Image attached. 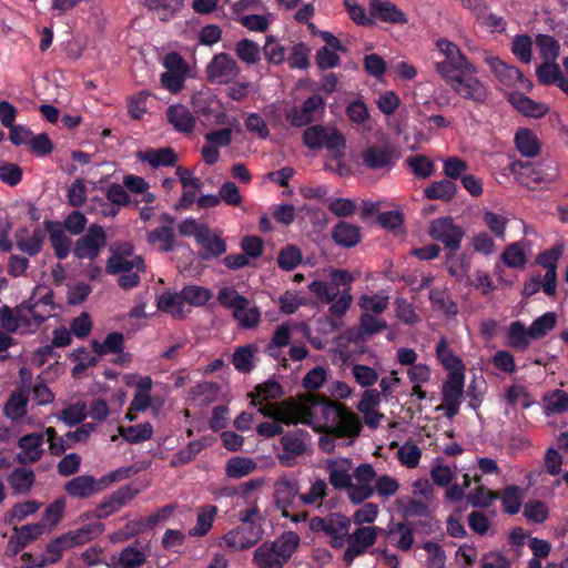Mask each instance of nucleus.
Listing matches in <instances>:
<instances>
[{
    "label": "nucleus",
    "instance_id": "obj_5",
    "mask_svg": "<svg viewBox=\"0 0 568 568\" xmlns=\"http://www.w3.org/2000/svg\"><path fill=\"white\" fill-rule=\"evenodd\" d=\"M263 534L261 524L240 525L222 537L221 546L232 552L245 550L255 546L263 538Z\"/></svg>",
    "mask_w": 568,
    "mask_h": 568
},
{
    "label": "nucleus",
    "instance_id": "obj_25",
    "mask_svg": "<svg viewBox=\"0 0 568 568\" xmlns=\"http://www.w3.org/2000/svg\"><path fill=\"white\" fill-rule=\"evenodd\" d=\"M295 406H298V402L290 398L284 400L281 406L266 404L261 408V412L265 417L291 425L297 424L298 412L295 410Z\"/></svg>",
    "mask_w": 568,
    "mask_h": 568
},
{
    "label": "nucleus",
    "instance_id": "obj_45",
    "mask_svg": "<svg viewBox=\"0 0 568 568\" xmlns=\"http://www.w3.org/2000/svg\"><path fill=\"white\" fill-rule=\"evenodd\" d=\"M71 433L68 432L64 436H59L54 427H47L44 429L51 455L61 456L72 446L74 442L73 437L70 436Z\"/></svg>",
    "mask_w": 568,
    "mask_h": 568
},
{
    "label": "nucleus",
    "instance_id": "obj_34",
    "mask_svg": "<svg viewBox=\"0 0 568 568\" xmlns=\"http://www.w3.org/2000/svg\"><path fill=\"white\" fill-rule=\"evenodd\" d=\"M436 356L445 369L450 372H464L465 367L459 357L448 347L445 337H442L436 345Z\"/></svg>",
    "mask_w": 568,
    "mask_h": 568
},
{
    "label": "nucleus",
    "instance_id": "obj_43",
    "mask_svg": "<svg viewBox=\"0 0 568 568\" xmlns=\"http://www.w3.org/2000/svg\"><path fill=\"white\" fill-rule=\"evenodd\" d=\"M184 0H143L149 10L156 11L162 21L171 19L182 7Z\"/></svg>",
    "mask_w": 568,
    "mask_h": 568
},
{
    "label": "nucleus",
    "instance_id": "obj_28",
    "mask_svg": "<svg viewBox=\"0 0 568 568\" xmlns=\"http://www.w3.org/2000/svg\"><path fill=\"white\" fill-rule=\"evenodd\" d=\"M515 145L518 152L526 158H535L539 154L540 144L535 133L528 128H520L515 134Z\"/></svg>",
    "mask_w": 568,
    "mask_h": 568
},
{
    "label": "nucleus",
    "instance_id": "obj_23",
    "mask_svg": "<svg viewBox=\"0 0 568 568\" xmlns=\"http://www.w3.org/2000/svg\"><path fill=\"white\" fill-rule=\"evenodd\" d=\"M508 102L525 116L539 119L545 116L549 108L547 104L536 102L521 92H513L508 97Z\"/></svg>",
    "mask_w": 568,
    "mask_h": 568
},
{
    "label": "nucleus",
    "instance_id": "obj_19",
    "mask_svg": "<svg viewBox=\"0 0 568 568\" xmlns=\"http://www.w3.org/2000/svg\"><path fill=\"white\" fill-rule=\"evenodd\" d=\"M485 63L489 67L490 71L495 74L498 81L504 85H513L516 82H523L525 80L521 71L514 65H508L501 61L498 57L486 53L484 57Z\"/></svg>",
    "mask_w": 568,
    "mask_h": 568
},
{
    "label": "nucleus",
    "instance_id": "obj_33",
    "mask_svg": "<svg viewBox=\"0 0 568 568\" xmlns=\"http://www.w3.org/2000/svg\"><path fill=\"white\" fill-rule=\"evenodd\" d=\"M457 191L455 182L443 179L430 183L425 190L424 194L428 200H440L443 202H450Z\"/></svg>",
    "mask_w": 568,
    "mask_h": 568
},
{
    "label": "nucleus",
    "instance_id": "obj_61",
    "mask_svg": "<svg viewBox=\"0 0 568 568\" xmlns=\"http://www.w3.org/2000/svg\"><path fill=\"white\" fill-rule=\"evenodd\" d=\"M253 352L254 349L250 345L240 346L235 349L232 363L240 373L246 374L253 369Z\"/></svg>",
    "mask_w": 568,
    "mask_h": 568
},
{
    "label": "nucleus",
    "instance_id": "obj_14",
    "mask_svg": "<svg viewBox=\"0 0 568 568\" xmlns=\"http://www.w3.org/2000/svg\"><path fill=\"white\" fill-rule=\"evenodd\" d=\"M325 110V100L318 94L308 97L300 106H293L286 114L292 126H306L314 121V113Z\"/></svg>",
    "mask_w": 568,
    "mask_h": 568
},
{
    "label": "nucleus",
    "instance_id": "obj_42",
    "mask_svg": "<svg viewBox=\"0 0 568 568\" xmlns=\"http://www.w3.org/2000/svg\"><path fill=\"white\" fill-rule=\"evenodd\" d=\"M523 499L524 495L518 486H507L500 495L503 510L508 515L518 514L523 505Z\"/></svg>",
    "mask_w": 568,
    "mask_h": 568
},
{
    "label": "nucleus",
    "instance_id": "obj_46",
    "mask_svg": "<svg viewBox=\"0 0 568 568\" xmlns=\"http://www.w3.org/2000/svg\"><path fill=\"white\" fill-rule=\"evenodd\" d=\"M387 328V323L383 318H377L369 313H363L359 317L358 335L361 339L366 341L374 334Z\"/></svg>",
    "mask_w": 568,
    "mask_h": 568
},
{
    "label": "nucleus",
    "instance_id": "obj_58",
    "mask_svg": "<svg viewBox=\"0 0 568 568\" xmlns=\"http://www.w3.org/2000/svg\"><path fill=\"white\" fill-rule=\"evenodd\" d=\"M33 296L29 298V301L22 302L19 306H17V311L27 310L30 313L31 320L34 322L36 326L39 327L43 324L48 318L53 315L54 307H43V305L32 303Z\"/></svg>",
    "mask_w": 568,
    "mask_h": 568
},
{
    "label": "nucleus",
    "instance_id": "obj_50",
    "mask_svg": "<svg viewBox=\"0 0 568 568\" xmlns=\"http://www.w3.org/2000/svg\"><path fill=\"white\" fill-rule=\"evenodd\" d=\"M181 301L184 303H189L193 306H203L211 298V291L196 285H189L182 288L179 293Z\"/></svg>",
    "mask_w": 568,
    "mask_h": 568
},
{
    "label": "nucleus",
    "instance_id": "obj_7",
    "mask_svg": "<svg viewBox=\"0 0 568 568\" xmlns=\"http://www.w3.org/2000/svg\"><path fill=\"white\" fill-rule=\"evenodd\" d=\"M237 62L229 53H217L207 63L205 73L206 79L213 84L232 83L240 74Z\"/></svg>",
    "mask_w": 568,
    "mask_h": 568
},
{
    "label": "nucleus",
    "instance_id": "obj_24",
    "mask_svg": "<svg viewBox=\"0 0 568 568\" xmlns=\"http://www.w3.org/2000/svg\"><path fill=\"white\" fill-rule=\"evenodd\" d=\"M133 268L141 273L146 271V265L142 256L136 255L132 260H129L123 254L112 253L105 265V271L110 275L132 272Z\"/></svg>",
    "mask_w": 568,
    "mask_h": 568
},
{
    "label": "nucleus",
    "instance_id": "obj_26",
    "mask_svg": "<svg viewBox=\"0 0 568 568\" xmlns=\"http://www.w3.org/2000/svg\"><path fill=\"white\" fill-rule=\"evenodd\" d=\"M333 241L342 247H354L362 241L361 229L346 221H339L332 230Z\"/></svg>",
    "mask_w": 568,
    "mask_h": 568
},
{
    "label": "nucleus",
    "instance_id": "obj_15",
    "mask_svg": "<svg viewBox=\"0 0 568 568\" xmlns=\"http://www.w3.org/2000/svg\"><path fill=\"white\" fill-rule=\"evenodd\" d=\"M44 432L43 433H31L23 435L18 440V446L21 449L17 454V460L21 465L34 464L39 462L43 454V443H44Z\"/></svg>",
    "mask_w": 568,
    "mask_h": 568
},
{
    "label": "nucleus",
    "instance_id": "obj_11",
    "mask_svg": "<svg viewBox=\"0 0 568 568\" xmlns=\"http://www.w3.org/2000/svg\"><path fill=\"white\" fill-rule=\"evenodd\" d=\"M378 528L375 526H363L357 528L353 534L347 531L346 547L343 559L349 566L356 557L363 555L367 548L372 547L377 539Z\"/></svg>",
    "mask_w": 568,
    "mask_h": 568
},
{
    "label": "nucleus",
    "instance_id": "obj_49",
    "mask_svg": "<svg viewBox=\"0 0 568 568\" xmlns=\"http://www.w3.org/2000/svg\"><path fill=\"white\" fill-rule=\"evenodd\" d=\"M406 165L412 170L413 174L419 179H428L435 171V164L426 155H412L405 160Z\"/></svg>",
    "mask_w": 568,
    "mask_h": 568
},
{
    "label": "nucleus",
    "instance_id": "obj_2",
    "mask_svg": "<svg viewBox=\"0 0 568 568\" xmlns=\"http://www.w3.org/2000/svg\"><path fill=\"white\" fill-rule=\"evenodd\" d=\"M436 47L444 60L435 63V70L446 83L467 72H478L477 67L453 41L440 38L436 41Z\"/></svg>",
    "mask_w": 568,
    "mask_h": 568
},
{
    "label": "nucleus",
    "instance_id": "obj_36",
    "mask_svg": "<svg viewBox=\"0 0 568 568\" xmlns=\"http://www.w3.org/2000/svg\"><path fill=\"white\" fill-rule=\"evenodd\" d=\"M217 301L223 307L233 310V316H237V313L248 306V300L234 287H222L217 293Z\"/></svg>",
    "mask_w": 568,
    "mask_h": 568
},
{
    "label": "nucleus",
    "instance_id": "obj_21",
    "mask_svg": "<svg viewBox=\"0 0 568 568\" xmlns=\"http://www.w3.org/2000/svg\"><path fill=\"white\" fill-rule=\"evenodd\" d=\"M166 120L180 133L190 134L194 131L196 119L190 109L183 104L170 105L166 110Z\"/></svg>",
    "mask_w": 568,
    "mask_h": 568
},
{
    "label": "nucleus",
    "instance_id": "obj_13",
    "mask_svg": "<svg viewBox=\"0 0 568 568\" xmlns=\"http://www.w3.org/2000/svg\"><path fill=\"white\" fill-rule=\"evenodd\" d=\"M136 491L133 490L130 486H124L111 495L104 497L101 503H99L92 514H85V518L89 519L91 517H95L99 520L108 518L112 514L120 510L128 501L134 498Z\"/></svg>",
    "mask_w": 568,
    "mask_h": 568
},
{
    "label": "nucleus",
    "instance_id": "obj_9",
    "mask_svg": "<svg viewBox=\"0 0 568 568\" xmlns=\"http://www.w3.org/2000/svg\"><path fill=\"white\" fill-rule=\"evenodd\" d=\"M477 72H467L447 84L464 100L483 104L488 98L486 85L476 77Z\"/></svg>",
    "mask_w": 568,
    "mask_h": 568
},
{
    "label": "nucleus",
    "instance_id": "obj_52",
    "mask_svg": "<svg viewBox=\"0 0 568 568\" xmlns=\"http://www.w3.org/2000/svg\"><path fill=\"white\" fill-rule=\"evenodd\" d=\"M498 498V494L484 485H478L467 495V503L474 508H488Z\"/></svg>",
    "mask_w": 568,
    "mask_h": 568
},
{
    "label": "nucleus",
    "instance_id": "obj_1",
    "mask_svg": "<svg viewBox=\"0 0 568 568\" xmlns=\"http://www.w3.org/2000/svg\"><path fill=\"white\" fill-rule=\"evenodd\" d=\"M297 424H305L316 433L337 438L357 437L362 432L359 417L346 405L320 394H308L295 406Z\"/></svg>",
    "mask_w": 568,
    "mask_h": 568
},
{
    "label": "nucleus",
    "instance_id": "obj_10",
    "mask_svg": "<svg viewBox=\"0 0 568 568\" xmlns=\"http://www.w3.org/2000/svg\"><path fill=\"white\" fill-rule=\"evenodd\" d=\"M105 245L106 234L104 229L99 224H92L85 235L77 240L73 254L80 260H95Z\"/></svg>",
    "mask_w": 568,
    "mask_h": 568
},
{
    "label": "nucleus",
    "instance_id": "obj_37",
    "mask_svg": "<svg viewBox=\"0 0 568 568\" xmlns=\"http://www.w3.org/2000/svg\"><path fill=\"white\" fill-rule=\"evenodd\" d=\"M217 513V507L214 505H206L202 507L196 516V525L189 530L192 537H203L212 528L214 518Z\"/></svg>",
    "mask_w": 568,
    "mask_h": 568
},
{
    "label": "nucleus",
    "instance_id": "obj_40",
    "mask_svg": "<svg viewBox=\"0 0 568 568\" xmlns=\"http://www.w3.org/2000/svg\"><path fill=\"white\" fill-rule=\"evenodd\" d=\"M70 538H68L67 532L62 534L61 536L52 539L47 545V552L50 555L48 558H43L39 564L36 565L38 568H42L48 564H55L58 562L64 550L73 548L72 542L69 541Z\"/></svg>",
    "mask_w": 568,
    "mask_h": 568
},
{
    "label": "nucleus",
    "instance_id": "obj_63",
    "mask_svg": "<svg viewBox=\"0 0 568 568\" xmlns=\"http://www.w3.org/2000/svg\"><path fill=\"white\" fill-rule=\"evenodd\" d=\"M501 260L509 267H523L527 262L526 254L518 242L505 248L501 254Z\"/></svg>",
    "mask_w": 568,
    "mask_h": 568
},
{
    "label": "nucleus",
    "instance_id": "obj_48",
    "mask_svg": "<svg viewBox=\"0 0 568 568\" xmlns=\"http://www.w3.org/2000/svg\"><path fill=\"white\" fill-rule=\"evenodd\" d=\"M556 324L557 315L552 312H547L532 321L528 327V334L532 339L542 338L556 326Z\"/></svg>",
    "mask_w": 568,
    "mask_h": 568
},
{
    "label": "nucleus",
    "instance_id": "obj_59",
    "mask_svg": "<svg viewBox=\"0 0 568 568\" xmlns=\"http://www.w3.org/2000/svg\"><path fill=\"white\" fill-rule=\"evenodd\" d=\"M239 59L247 64H255L260 61V45L250 39L240 40L235 45Z\"/></svg>",
    "mask_w": 568,
    "mask_h": 568
},
{
    "label": "nucleus",
    "instance_id": "obj_44",
    "mask_svg": "<svg viewBox=\"0 0 568 568\" xmlns=\"http://www.w3.org/2000/svg\"><path fill=\"white\" fill-rule=\"evenodd\" d=\"M28 397L22 392H12L3 407V414L11 420H18L26 415Z\"/></svg>",
    "mask_w": 568,
    "mask_h": 568
},
{
    "label": "nucleus",
    "instance_id": "obj_27",
    "mask_svg": "<svg viewBox=\"0 0 568 568\" xmlns=\"http://www.w3.org/2000/svg\"><path fill=\"white\" fill-rule=\"evenodd\" d=\"M300 536L295 531H286L280 538L274 540L270 546L274 549L277 557L285 565L296 552L300 546Z\"/></svg>",
    "mask_w": 568,
    "mask_h": 568
},
{
    "label": "nucleus",
    "instance_id": "obj_32",
    "mask_svg": "<svg viewBox=\"0 0 568 568\" xmlns=\"http://www.w3.org/2000/svg\"><path fill=\"white\" fill-rule=\"evenodd\" d=\"M140 160L148 162L153 168L173 166L178 160L175 152L171 148L159 150L149 149L140 154Z\"/></svg>",
    "mask_w": 568,
    "mask_h": 568
},
{
    "label": "nucleus",
    "instance_id": "obj_55",
    "mask_svg": "<svg viewBox=\"0 0 568 568\" xmlns=\"http://www.w3.org/2000/svg\"><path fill=\"white\" fill-rule=\"evenodd\" d=\"M302 262L300 248L293 244L284 246L277 256V265L283 271H292Z\"/></svg>",
    "mask_w": 568,
    "mask_h": 568
},
{
    "label": "nucleus",
    "instance_id": "obj_6",
    "mask_svg": "<svg viewBox=\"0 0 568 568\" xmlns=\"http://www.w3.org/2000/svg\"><path fill=\"white\" fill-rule=\"evenodd\" d=\"M363 165L372 171L389 172L397 163L400 154L393 144H374L366 148L362 154Z\"/></svg>",
    "mask_w": 568,
    "mask_h": 568
},
{
    "label": "nucleus",
    "instance_id": "obj_17",
    "mask_svg": "<svg viewBox=\"0 0 568 568\" xmlns=\"http://www.w3.org/2000/svg\"><path fill=\"white\" fill-rule=\"evenodd\" d=\"M369 13L373 20L392 24H405L408 22L407 16L392 1L388 0H368Z\"/></svg>",
    "mask_w": 568,
    "mask_h": 568
},
{
    "label": "nucleus",
    "instance_id": "obj_64",
    "mask_svg": "<svg viewBox=\"0 0 568 568\" xmlns=\"http://www.w3.org/2000/svg\"><path fill=\"white\" fill-rule=\"evenodd\" d=\"M145 560V555L138 550L135 546L125 547L119 556V564L123 568H139Z\"/></svg>",
    "mask_w": 568,
    "mask_h": 568
},
{
    "label": "nucleus",
    "instance_id": "obj_20",
    "mask_svg": "<svg viewBox=\"0 0 568 568\" xmlns=\"http://www.w3.org/2000/svg\"><path fill=\"white\" fill-rule=\"evenodd\" d=\"M196 242L202 246V250L199 251V257L203 261L219 257L226 252L225 241L220 236L212 235L205 226H201V231L196 233Z\"/></svg>",
    "mask_w": 568,
    "mask_h": 568
},
{
    "label": "nucleus",
    "instance_id": "obj_47",
    "mask_svg": "<svg viewBox=\"0 0 568 568\" xmlns=\"http://www.w3.org/2000/svg\"><path fill=\"white\" fill-rule=\"evenodd\" d=\"M205 446L206 444L202 439L190 442L172 456L170 465L172 467H181L189 464Z\"/></svg>",
    "mask_w": 568,
    "mask_h": 568
},
{
    "label": "nucleus",
    "instance_id": "obj_39",
    "mask_svg": "<svg viewBox=\"0 0 568 568\" xmlns=\"http://www.w3.org/2000/svg\"><path fill=\"white\" fill-rule=\"evenodd\" d=\"M119 435L130 444H139L149 440L153 435V427L150 423H142L134 426H119Z\"/></svg>",
    "mask_w": 568,
    "mask_h": 568
},
{
    "label": "nucleus",
    "instance_id": "obj_57",
    "mask_svg": "<svg viewBox=\"0 0 568 568\" xmlns=\"http://www.w3.org/2000/svg\"><path fill=\"white\" fill-rule=\"evenodd\" d=\"M388 296L384 294L367 295L364 294L358 298V306L364 313L381 314L388 307Z\"/></svg>",
    "mask_w": 568,
    "mask_h": 568
},
{
    "label": "nucleus",
    "instance_id": "obj_30",
    "mask_svg": "<svg viewBox=\"0 0 568 568\" xmlns=\"http://www.w3.org/2000/svg\"><path fill=\"white\" fill-rule=\"evenodd\" d=\"M529 328L521 321L510 323L507 331V345L513 349L524 352L530 344Z\"/></svg>",
    "mask_w": 568,
    "mask_h": 568
},
{
    "label": "nucleus",
    "instance_id": "obj_12",
    "mask_svg": "<svg viewBox=\"0 0 568 568\" xmlns=\"http://www.w3.org/2000/svg\"><path fill=\"white\" fill-rule=\"evenodd\" d=\"M513 171L518 172L523 178H526L525 182L528 187L534 189L535 185L542 183H550L557 176V168L551 164L545 163H531L524 161H516L513 164Z\"/></svg>",
    "mask_w": 568,
    "mask_h": 568
},
{
    "label": "nucleus",
    "instance_id": "obj_54",
    "mask_svg": "<svg viewBox=\"0 0 568 568\" xmlns=\"http://www.w3.org/2000/svg\"><path fill=\"white\" fill-rule=\"evenodd\" d=\"M536 45L539 49L540 58L544 62L556 61L559 55V43L552 37L548 34H538L536 37Z\"/></svg>",
    "mask_w": 568,
    "mask_h": 568
},
{
    "label": "nucleus",
    "instance_id": "obj_18",
    "mask_svg": "<svg viewBox=\"0 0 568 568\" xmlns=\"http://www.w3.org/2000/svg\"><path fill=\"white\" fill-rule=\"evenodd\" d=\"M104 489L102 479L93 476L80 475L64 485L65 493L73 498L85 499Z\"/></svg>",
    "mask_w": 568,
    "mask_h": 568
},
{
    "label": "nucleus",
    "instance_id": "obj_35",
    "mask_svg": "<svg viewBox=\"0 0 568 568\" xmlns=\"http://www.w3.org/2000/svg\"><path fill=\"white\" fill-rule=\"evenodd\" d=\"M92 349L99 355L104 356L106 354L122 353L124 348V336L120 332L109 333L103 343L97 339L91 341Z\"/></svg>",
    "mask_w": 568,
    "mask_h": 568
},
{
    "label": "nucleus",
    "instance_id": "obj_53",
    "mask_svg": "<svg viewBox=\"0 0 568 568\" xmlns=\"http://www.w3.org/2000/svg\"><path fill=\"white\" fill-rule=\"evenodd\" d=\"M256 468V463L251 458L233 457L226 464V475L230 478H242Z\"/></svg>",
    "mask_w": 568,
    "mask_h": 568
},
{
    "label": "nucleus",
    "instance_id": "obj_38",
    "mask_svg": "<svg viewBox=\"0 0 568 568\" xmlns=\"http://www.w3.org/2000/svg\"><path fill=\"white\" fill-rule=\"evenodd\" d=\"M544 412L547 416L562 414L568 410V393L555 389L544 395Z\"/></svg>",
    "mask_w": 568,
    "mask_h": 568
},
{
    "label": "nucleus",
    "instance_id": "obj_62",
    "mask_svg": "<svg viewBox=\"0 0 568 568\" xmlns=\"http://www.w3.org/2000/svg\"><path fill=\"white\" fill-rule=\"evenodd\" d=\"M87 407L82 402L69 405L62 409L61 419L62 422L72 427L81 424L87 418Z\"/></svg>",
    "mask_w": 568,
    "mask_h": 568
},
{
    "label": "nucleus",
    "instance_id": "obj_16",
    "mask_svg": "<svg viewBox=\"0 0 568 568\" xmlns=\"http://www.w3.org/2000/svg\"><path fill=\"white\" fill-rule=\"evenodd\" d=\"M160 220L162 225L153 231H150L146 235V240L151 245L160 243L159 250L162 253H169L174 250L176 243L173 227L175 219L169 213H163Z\"/></svg>",
    "mask_w": 568,
    "mask_h": 568
},
{
    "label": "nucleus",
    "instance_id": "obj_41",
    "mask_svg": "<svg viewBox=\"0 0 568 568\" xmlns=\"http://www.w3.org/2000/svg\"><path fill=\"white\" fill-rule=\"evenodd\" d=\"M253 562L258 568H283L284 564L281 561L280 557H277L274 549L270 546L268 542H264L260 545L253 555Z\"/></svg>",
    "mask_w": 568,
    "mask_h": 568
},
{
    "label": "nucleus",
    "instance_id": "obj_4",
    "mask_svg": "<svg viewBox=\"0 0 568 568\" xmlns=\"http://www.w3.org/2000/svg\"><path fill=\"white\" fill-rule=\"evenodd\" d=\"M428 234L433 240L443 243L449 251L448 256H453L460 248L465 231L454 223L453 217L444 216L430 222Z\"/></svg>",
    "mask_w": 568,
    "mask_h": 568
},
{
    "label": "nucleus",
    "instance_id": "obj_60",
    "mask_svg": "<svg viewBox=\"0 0 568 568\" xmlns=\"http://www.w3.org/2000/svg\"><path fill=\"white\" fill-rule=\"evenodd\" d=\"M308 290L324 304H331L339 294V290L336 286L320 280L311 282Z\"/></svg>",
    "mask_w": 568,
    "mask_h": 568
},
{
    "label": "nucleus",
    "instance_id": "obj_22",
    "mask_svg": "<svg viewBox=\"0 0 568 568\" xmlns=\"http://www.w3.org/2000/svg\"><path fill=\"white\" fill-rule=\"evenodd\" d=\"M45 231L49 233V241L59 260H65L71 251V240L65 235L60 222L44 221Z\"/></svg>",
    "mask_w": 568,
    "mask_h": 568
},
{
    "label": "nucleus",
    "instance_id": "obj_51",
    "mask_svg": "<svg viewBox=\"0 0 568 568\" xmlns=\"http://www.w3.org/2000/svg\"><path fill=\"white\" fill-rule=\"evenodd\" d=\"M324 146L334 159H342L345 155L346 140L341 131L328 128L324 140Z\"/></svg>",
    "mask_w": 568,
    "mask_h": 568
},
{
    "label": "nucleus",
    "instance_id": "obj_31",
    "mask_svg": "<svg viewBox=\"0 0 568 568\" xmlns=\"http://www.w3.org/2000/svg\"><path fill=\"white\" fill-rule=\"evenodd\" d=\"M36 480L34 471L30 468L18 467L8 476V483L16 494H28Z\"/></svg>",
    "mask_w": 568,
    "mask_h": 568
},
{
    "label": "nucleus",
    "instance_id": "obj_8",
    "mask_svg": "<svg viewBox=\"0 0 568 568\" xmlns=\"http://www.w3.org/2000/svg\"><path fill=\"white\" fill-rule=\"evenodd\" d=\"M300 485L296 479L280 478L274 484V503L277 509L282 511L284 518H292L298 521L300 518L293 517L290 509L294 510L300 504Z\"/></svg>",
    "mask_w": 568,
    "mask_h": 568
},
{
    "label": "nucleus",
    "instance_id": "obj_56",
    "mask_svg": "<svg viewBox=\"0 0 568 568\" xmlns=\"http://www.w3.org/2000/svg\"><path fill=\"white\" fill-rule=\"evenodd\" d=\"M561 75L562 72L556 61L542 62L536 69V77L544 85H556Z\"/></svg>",
    "mask_w": 568,
    "mask_h": 568
},
{
    "label": "nucleus",
    "instance_id": "obj_29",
    "mask_svg": "<svg viewBox=\"0 0 568 568\" xmlns=\"http://www.w3.org/2000/svg\"><path fill=\"white\" fill-rule=\"evenodd\" d=\"M465 386L464 372H450L447 379L443 383V402H462Z\"/></svg>",
    "mask_w": 568,
    "mask_h": 568
},
{
    "label": "nucleus",
    "instance_id": "obj_3",
    "mask_svg": "<svg viewBox=\"0 0 568 568\" xmlns=\"http://www.w3.org/2000/svg\"><path fill=\"white\" fill-rule=\"evenodd\" d=\"M352 520L339 513H331L324 517L315 516L310 520V529L313 532H322L329 537V545L335 549H341L346 542V535L349 530Z\"/></svg>",
    "mask_w": 568,
    "mask_h": 568
}]
</instances>
